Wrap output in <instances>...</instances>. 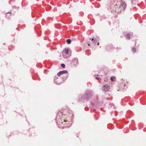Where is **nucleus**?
I'll use <instances>...</instances> for the list:
<instances>
[{"label":"nucleus","instance_id":"obj_14","mask_svg":"<svg viewBox=\"0 0 146 146\" xmlns=\"http://www.w3.org/2000/svg\"><path fill=\"white\" fill-rule=\"evenodd\" d=\"M96 80H99V78L98 77H96Z\"/></svg>","mask_w":146,"mask_h":146},{"label":"nucleus","instance_id":"obj_15","mask_svg":"<svg viewBox=\"0 0 146 146\" xmlns=\"http://www.w3.org/2000/svg\"><path fill=\"white\" fill-rule=\"evenodd\" d=\"M111 80L112 81H113V78L112 77H111Z\"/></svg>","mask_w":146,"mask_h":146},{"label":"nucleus","instance_id":"obj_20","mask_svg":"<svg viewBox=\"0 0 146 146\" xmlns=\"http://www.w3.org/2000/svg\"><path fill=\"white\" fill-rule=\"evenodd\" d=\"M58 84H60V83H58Z\"/></svg>","mask_w":146,"mask_h":146},{"label":"nucleus","instance_id":"obj_1","mask_svg":"<svg viewBox=\"0 0 146 146\" xmlns=\"http://www.w3.org/2000/svg\"><path fill=\"white\" fill-rule=\"evenodd\" d=\"M119 4L120 5L119 7V10H118V11L119 12L125 10L126 6V4L124 1H120Z\"/></svg>","mask_w":146,"mask_h":146},{"label":"nucleus","instance_id":"obj_12","mask_svg":"<svg viewBox=\"0 0 146 146\" xmlns=\"http://www.w3.org/2000/svg\"><path fill=\"white\" fill-rule=\"evenodd\" d=\"M131 0V2L132 3H133V1H136L137 0Z\"/></svg>","mask_w":146,"mask_h":146},{"label":"nucleus","instance_id":"obj_19","mask_svg":"<svg viewBox=\"0 0 146 146\" xmlns=\"http://www.w3.org/2000/svg\"><path fill=\"white\" fill-rule=\"evenodd\" d=\"M99 44V43H98V44L97 45H98Z\"/></svg>","mask_w":146,"mask_h":146},{"label":"nucleus","instance_id":"obj_7","mask_svg":"<svg viewBox=\"0 0 146 146\" xmlns=\"http://www.w3.org/2000/svg\"><path fill=\"white\" fill-rule=\"evenodd\" d=\"M92 41H93L94 40V41H93V43H94L95 44H96V40H94L93 38L92 39Z\"/></svg>","mask_w":146,"mask_h":146},{"label":"nucleus","instance_id":"obj_13","mask_svg":"<svg viewBox=\"0 0 146 146\" xmlns=\"http://www.w3.org/2000/svg\"><path fill=\"white\" fill-rule=\"evenodd\" d=\"M66 122V121L64 120V121H63V122H62V123H63L64 124V123H65V122Z\"/></svg>","mask_w":146,"mask_h":146},{"label":"nucleus","instance_id":"obj_3","mask_svg":"<svg viewBox=\"0 0 146 146\" xmlns=\"http://www.w3.org/2000/svg\"><path fill=\"white\" fill-rule=\"evenodd\" d=\"M102 89V90L105 91H108L110 89L109 86L107 85L104 86Z\"/></svg>","mask_w":146,"mask_h":146},{"label":"nucleus","instance_id":"obj_10","mask_svg":"<svg viewBox=\"0 0 146 146\" xmlns=\"http://www.w3.org/2000/svg\"><path fill=\"white\" fill-rule=\"evenodd\" d=\"M61 66L63 68H64L65 67V65L64 64H61Z\"/></svg>","mask_w":146,"mask_h":146},{"label":"nucleus","instance_id":"obj_2","mask_svg":"<svg viewBox=\"0 0 146 146\" xmlns=\"http://www.w3.org/2000/svg\"><path fill=\"white\" fill-rule=\"evenodd\" d=\"M62 55L63 57L65 58H68L70 56L71 54L69 52L68 48H66L63 50Z\"/></svg>","mask_w":146,"mask_h":146},{"label":"nucleus","instance_id":"obj_9","mask_svg":"<svg viewBox=\"0 0 146 146\" xmlns=\"http://www.w3.org/2000/svg\"><path fill=\"white\" fill-rule=\"evenodd\" d=\"M132 50L133 52H135L136 51V49L135 48H133L132 49Z\"/></svg>","mask_w":146,"mask_h":146},{"label":"nucleus","instance_id":"obj_18","mask_svg":"<svg viewBox=\"0 0 146 146\" xmlns=\"http://www.w3.org/2000/svg\"><path fill=\"white\" fill-rule=\"evenodd\" d=\"M9 13H7V14H9Z\"/></svg>","mask_w":146,"mask_h":146},{"label":"nucleus","instance_id":"obj_17","mask_svg":"<svg viewBox=\"0 0 146 146\" xmlns=\"http://www.w3.org/2000/svg\"><path fill=\"white\" fill-rule=\"evenodd\" d=\"M88 46H90V44H88Z\"/></svg>","mask_w":146,"mask_h":146},{"label":"nucleus","instance_id":"obj_11","mask_svg":"<svg viewBox=\"0 0 146 146\" xmlns=\"http://www.w3.org/2000/svg\"><path fill=\"white\" fill-rule=\"evenodd\" d=\"M58 76H60L61 74V72H58Z\"/></svg>","mask_w":146,"mask_h":146},{"label":"nucleus","instance_id":"obj_5","mask_svg":"<svg viewBox=\"0 0 146 146\" xmlns=\"http://www.w3.org/2000/svg\"><path fill=\"white\" fill-rule=\"evenodd\" d=\"M71 40L70 39H67L66 40V42L67 44H70L71 42Z\"/></svg>","mask_w":146,"mask_h":146},{"label":"nucleus","instance_id":"obj_6","mask_svg":"<svg viewBox=\"0 0 146 146\" xmlns=\"http://www.w3.org/2000/svg\"><path fill=\"white\" fill-rule=\"evenodd\" d=\"M61 74H66L67 73V71L66 70H64L61 71Z\"/></svg>","mask_w":146,"mask_h":146},{"label":"nucleus","instance_id":"obj_8","mask_svg":"<svg viewBox=\"0 0 146 146\" xmlns=\"http://www.w3.org/2000/svg\"><path fill=\"white\" fill-rule=\"evenodd\" d=\"M125 37L126 38H127L128 39H129L130 37L129 36L128 34L126 35H125Z\"/></svg>","mask_w":146,"mask_h":146},{"label":"nucleus","instance_id":"obj_4","mask_svg":"<svg viewBox=\"0 0 146 146\" xmlns=\"http://www.w3.org/2000/svg\"><path fill=\"white\" fill-rule=\"evenodd\" d=\"M78 61L77 59L76 58H74L72 60V62L75 63V64H77V63Z\"/></svg>","mask_w":146,"mask_h":146},{"label":"nucleus","instance_id":"obj_16","mask_svg":"<svg viewBox=\"0 0 146 146\" xmlns=\"http://www.w3.org/2000/svg\"><path fill=\"white\" fill-rule=\"evenodd\" d=\"M15 8V7H13V8Z\"/></svg>","mask_w":146,"mask_h":146}]
</instances>
